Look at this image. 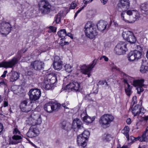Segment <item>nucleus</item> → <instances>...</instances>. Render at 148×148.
<instances>
[{
    "label": "nucleus",
    "mask_w": 148,
    "mask_h": 148,
    "mask_svg": "<svg viewBox=\"0 0 148 148\" xmlns=\"http://www.w3.org/2000/svg\"><path fill=\"white\" fill-rule=\"evenodd\" d=\"M130 4L129 0H120L118 6L123 11H125L121 13V17L123 20L128 23H132L139 19L140 15L138 12L136 10L126 11L129 8Z\"/></svg>",
    "instance_id": "nucleus-1"
},
{
    "label": "nucleus",
    "mask_w": 148,
    "mask_h": 148,
    "mask_svg": "<svg viewBox=\"0 0 148 148\" xmlns=\"http://www.w3.org/2000/svg\"><path fill=\"white\" fill-rule=\"evenodd\" d=\"M42 122L40 115L37 114L36 112H33L26 121L27 123L31 125L28 132L26 134L29 137L32 138L36 136L39 133L38 130L34 126L40 124Z\"/></svg>",
    "instance_id": "nucleus-2"
},
{
    "label": "nucleus",
    "mask_w": 148,
    "mask_h": 148,
    "mask_svg": "<svg viewBox=\"0 0 148 148\" xmlns=\"http://www.w3.org/2000/svg\"><path fill=\"white\" fill-rule=\"evenodd\" d=\"M97 26L92 22L88 21L85 25L84 32L86 36L90 39L95 38L98 34Z\"/></svg>",
    "instance_id": "nucleus-3"
},
{
    "label": "nucleus",
    "mask_w": 148,
    "mask_h": 148,
    "mask_svg": "<svg viewBox=\"0 0 148 148\" xmlns=\"http://www.w3.org/2000/svg\"><path fill=\"white\" fill-rule=\"evenodd\" d=\"M114 119L113 116L109 114H105L102 116L99 120V123L103 128H106L110 126L111 123Z\"/></svg>",
    "instance_id": "nucleus-4"
},
{
    "label": "nucleus",
    "mask_w": 148,
    "mask_h": 148,
    "mask_svg": "<svg viewBox=\"0 0 148 148\" xmlns=\"http://www.w3.org/2000/svg\"><path fill=\"white\" fill-rule=\"evenodd\" d=\"M83 125V124L82 122L78 119H75L73 121V127L74 129L77 128L78 130H84L83 133L81 135H82L84 138L85 137V139L87 140L90 135V133L88 131L84 130V129Z\"/></svg>",
    "instance_id": "nucleus-5"
},
{
    "label": "nucleus",
    "mask_w": 148,
    "mask_h": 148,
    "mask_svg": "<svg viewBox=\"0 0 148 148\" xmlns=\"http://www.w3.org/2000/svg\"><path fill=\"white\" fill-rule=\"evenodd\" d=\"M127 50L126 43L122 41L120 42L114 48L115 53L118 55L125 54Z\"/></svg>",
    "instance_id": "nucleus-6"
},
{
    "label": "nucleus",
    "mask_w": 148,
    "mask_h": 148,
    "mask_svg": "<svg viewBox=\"0 0 148 148\" xmlns=\"http://www.w3.org/2000/svg\"><path fill=\"white\" fill-rule=\"evenodd\" d=\"M0 32L2 34L6 35L11 32L12 27L8 22L5 21L1 22L0 20Z\"/></svg>",
    "instance_id": "nucleus-7"
},
{
    "label": "nucleus",
    "mask_w": 148,
    "mask_h": 148,
    "mask_svg": "<svg viewBox=\"0 0 148 148\" xmlns=\"http://www.w3.org/2000/svg\"><path fill=\"white\" fill-rule=\"evenodd\" d=\"M122 36L125 40H127L131 44L135 43L136 40L133 33L130 31L126 30L123 31Z\"/></svg>",
    "instance_id": "nucleus-8"
},
{
    "label": "nucleus",
    "mask_w": 148,
    "mask_h": 148,
    "mask_svg": "<svg viewBox=\"0 0 148 148\" xmlns=\"http://www.w3.org/2000/svg\"><path fill=\"white\" fill-rule=\"evenodd\" d=\"M40 11L42 14H47L51 10V6L49 3L46 1H40L39 3Z\"/></svg>",
    "instance_id": "nucleus-9"
},
{
    "label": "nucleus",
    "mask_w": 148,
    "mask_h": 148,
    "mask_svg": "<svg viewBox=\"0 0 148 148\" xmlns=\"http://www.w3.org/2000/svg\"><path fill=\"white\" fill-rule=\"evenodd\" d=\"M28 94L31 101H35L39 98L41 92L40 90L38 88L32 89L28 92Z\"/></svg>",
    "instance_id": "nucleus-10"
},
{
    "label": "nucleus",
    "mask_w": 148,
    "mask_h": 148,
    "mask_svg": "<svg viewBox=\"0 0 148 148\" xmlns=\"http://www.w3.org/2000/svg\"><path fill=\"white\" fill-rule=\"evenodd\" d=\"M18 58L14 57L11 60L0 63V67L12 68L18 62Z\"/></svg>",
    "instance_id": "nucleus-11"
},
{
    "label": "nucleus",
    "mask_w": 148,
    "mask_h": 148,
    "mask_svg": "<svg viewBox=\"0 0 148 148\" xmlns=\"http://www.w3.org/2000/svg\"><path fill=\"white\" fill-rule=\"evenodd\" d=\"M60 74L59 73L47 74L46 75L44 81L45 82H50L51 83L53 84L57 81L58 76H59Z\"/></svg>",
    "instance_id": "nucleus-12"
},
{
    "label": "nucleus",
    "mask_w": 148,
    "mask_h": 148,
    "mask_svg": "<svg viewBox=\"0 0 148 148\" xmlns=\"http://www.w3.org/2000/svg\"><path fill=\"white\" fill-rule=\"evenodd\" d=\"M80 83L76 81H72L66 86L65 88V89L68 90L69 91H79L80 87Z\"/></svg>",
    "instance_id": "nucleus-13"
},
{
    "label": "nucleus",
    "mask_w": 148,
    "mask_h": 148,
    "mask_svg": "<svg viewBox=\"0 0 148 148\" xmlns=\"http://www.w3.org/2000/svg\"><path fill=\"white\" fill-rule=\"evenodd\" d=\"M142 55V53L140 51L135 50L129 53L127 56V58L129 61H133L136 59L140 58Z\"/></svg>",
    "instance_id": "nucleus-14"
},
{
    "label": "nucleus",
    "mask_w": 148,
    "mask_h": 148,
    "mask_svg": "<svg viewBox=\"0 0 148 148\" xmlns=\"http://www.w3.org/2000/svg\"><path fill=\"white\" fill-rule=\"evenodd\" d=\"M14 136L12 137V140L11 143L12 144H16L21 143L22 140L21 134L18 130L16 128L14 129Z\"/></svg>",
    "instance_id": "nucleus-15"
},
{
    "label": "nucleus",
    "mask_w": 148,
    "mask_h": 148,
    "mask_svg": "<svg viewBox=\"0 0 148 148\" xmlns=\"http://www.w3.org/2000/svg\"><path fill=\"white\" fill-rule=\"evenodd\" d=\"M144 81V80L143 79L134 80L133 81V85L135 86H138L136 89L138 94H140L144 90L142 87L144 85L143 84Z\"/></svg>",
    "instance_id": "nucleus-16"
},
{
    "label": "nucleus",
    "mask_w": 148,
    "mask_h": 148,
    "mask_svg": "<svg viewBox=\"0 0 148 148\" xmlns=\"http://www.w3.org/2000/svg\"><path fill=\"white\" fill-rule=\"evenodd\" d=\"M54 69L55 70H60L62 68V62L61 59L58 56H55L53 62Z\"/></svg>",
    "instance_id": "nucleus-17"
},
{
    "label": "nucleus",
    "mask_w": 148,
    "mask_h": 148,
    "mask_svg": "<svg viewBox=\"0 0 148 148\" xmlns=\"http://www.w3.org/2000/svg\"><path fill=\"white\" fill-rule=\"evenodd\" d=\"M81 116L83 118V121L86 123L87 124L92 123L95 120V117L94 116L91 118L87 114L86 110H84L83 112L81 113Z\"/></svg>",
    "instance_id": "nucleus-18"
},
{
    "label": "nucleus",
    "mask_w": 148,
    "mask_h": 148,
    "mask_svg": "<svg viewBox=\"0 0 148 148\" xmlns=\"http://www.w3.org/2000/svg\"><path fill=\"white\" fill-rule=\"evenodd\" d=\"M28 100H23L21 103L20 107L22 111L27 112L32 110V106L27 105L28 101Z\"/></svg>",
    "instance_id": "nucleus-19"
},
{
    "label": "nucleus",
    "mask_w": 148,
    "mask_h": 148,
    "mask_svg": "<svg viewBox=\"0 0 148 148\" xmlns=\"http://www.w3.org/2000/svg\"><path fill=\"white\" fill-rule=\"evenodd\" d=\"M31 66L34 69L39 70L43 68L44 63L40 61L35 60L31 63Z\"/></svg>",
    "instance_id": "nucleus-20"
},
{
    "label": "nucleus",
    "mask_w": 148,
    "mask_h": 148,
    "mask_svg": "<svg viewBox=\"0 0 148 148\" xmlns=\"http://www.w3.org/2000/svg\"><path fill=\"white\" fill-rule=\"evenodd\" d=\"M80 69L81 72L85 75H87L88 77H90L91 75V71L92 69L90 66L89 65H84L81 66Z\"/></svg>",
    "instance_id": "nucleus-21"
},
{
    "label": "nucleus",
    "mask_w": 148,
    "mask_h": 148,
    "mask_svg": "<svg viewBox=\"0 0 148 148\" xmlns=\"http://www.w3.org/2000/svg\"><path fill=\"white\" fill-rule=\"evenodd\" d=\"M86 140L82 135H79L77 138V142L78 145L84 147L86 145Z\"/></svg>",
    "instance_id": "nucleus-22"
},
{
    "label": "nucleus",
    "mask_w": 148,
    "mask_h": 148,
    "mask_svg": "<svg viewBox=\"0 0 148 148\" xmlns=\"http://www.w3.org/2000/svg\"><path fill=\"white\" fill-rule=\"evenodd\" d=\"M107 23L103 21H100L98 23L97 27L98 29L101 31L104 30L106 28Z\"/></svg>",
    "instance_id": "nucleus-23"
},
{
    "label": "nucleus",
    "mask_w": 148,
    "mask_h": 148,
    "mask_svg": "<svg viewBox=\"0 0 148 148\" xmlns=\"http://www.w3.org/2000/svg\"><path fill=\"white\" fill-rule=\"evenodd\" d=\"M44 109L45 111L48 112H52L51 101L46 103L44 106Z\"/></svg>",
    "instance_id": "nucleus-24"
},
{
    "label": "nucleus",
    "mask_w": 148,
    "mask_h": 148,
    "mask_svg": "<svg viewBox=\"0 0 148 148\" xmlns=\"http://www.w3.org/2000/svg\"><path fill=\"white\" fill-rule=\"evenodd\" d=\"M19 74L16 72H13L10 77V80L11 82H13L17 80L19 77Z\"/></svg>",
    "instance_id": "nucleus-25"
},
{
    "label": "nucleus",
    "mask_w": 148,
    "mask_h": 148,
    "mask_svg": "<svg viewBox=\"0 0 148 148\" xmlns=\"http://www.w3.org/2000/svg\"><path fill=\"white\" fill-rule=\"evenodd\" d=\"M51 102L52 112L58 110L60 108V104L56 102Z\"/></svg>",
    "instance_id": "nucleus-26"
},
{
    "label": "nucleus",
    "mask_w": 148,
    "mask_h": 148,
    "mask_svg": "<svg viewBox=\"0 0 148 148\" xmlns=\"http://www.w3.org/2000/svg\"><path fill=\"white\" fill-rule=\"evenodd\" d=\"M140 105H137L133 108L132 112L134 114V116H138L139 114V110H140L139 107Z\"/></svg>",
    "instance_id": "nucleus-27"
},
{
    "label": "nucleus",
    "mask_w": 148,
    "mask_h": 148,
    "mask_svg": "<svg viewBox=\"0 0 148 148\" xmlns=\"http://www.w3.org/2000/svg\"><path fill=\"white\" fill-rule=\"evenodd\" d=\"M63 11H60L58 14L56 15L55 17V21L56 22V23H58L60 21V19L63 17Z\"/></svg>",
    "instance_id": "nucleus-28"
},
{
    "label": "nucleus",
    "mask_w": 148,
    "mask_h": 148,
    "mask_svg": "<svg viewBox=\"0 0 148 148\" xmlns=\"http://www.w3.org/2000/svg\"><path fill=\"white\" fill-rule=\"evenodd\" d=\"M58 34L60 37L62 39H64L66 36V33L65 29H63L60 30L58 32Z\"/></svg>",
    "instance_id": "nucleus-29"
},
{
    "label": "nucleus",
    "mask_w": 148,
    "mask_h": 148,
    "mask_svg": "<svg viewBox=\"0 0 148 148\" xmlns=\"http://www.w3.org/2000/svg\"><path fill=\"white\" fill-rule=\"evenodd\" d=\"M146 63L143 62L141 66L140 69L141 72L142 73H145L148 71V64H145Z\"/></svg>",
    "instance_id": "nucleus-30"
},
{
    "label": "nucleus",
    "mask_w": 148,
    "mask_h": 148,
    "mask_svg": "<svg viewBox=\"0 0 148 148\" xmlns=\"http://www.w3.org/2000/svg\"><path fill=\"white\" fill-rule=\"evenodd\" d=\"M130 131V129L129 127L125 126L124 129L121 131V132L126 137H128L129 135V133Z\"/></svg>",
    "instance_id": "nucleus-31"
},
{
    "label": "nucleus",
    "mask_w": 148,
    "mask_h": 148,
    "mask_svg": "<svg viewBox=\"0 0 148 148\" xmlns=\"http://www.w3.org/2000/svg\"><path fill=\"white\" fill-rule=\"evenodd\" d=\"M52 83H51L50 82H45L43 81V87L47 90L50 89L52 88V86L51 85Z\"/></svg>",
    "instance_id": "nucleus-32"
},
{
    "label": "nucleus",
    "mask_w": 148,
    "mask_h": 148,
    "mask_svg": "<svg viewBox=\"0 0 148 148\" xmlns=\"http://www.w3.org/2000/svg\"><path fill=\"white\" fill-rule=\"evenodd\" d=\"M127 138L128 143H132L138 140V137L135 138L133 136H128V137H126Z\"/></svg>",
    "instance_id": "nucleus-33"
},
{
    "label": "nucleus",
    "mask_w": 148,
    "mask_h": 148,
    "mask_svg": "<svg viewBox=\"0 0 148 148\" xmlns=\"http://www.w3.org/2000/svg\"><path fill=\"white\" fill-rule=\"evenodd\" d=\"M148 136V133L144 132L142 136L138 137V140L140 141H145L147 139V137Z\"/></svg>",
    "instance_id": "nucleus-34"
},
{
    "label": "nucleus",
    "mask_w": 148,
    "mask_h": 148,
    "mask_svg": "<svg viewBox=\"0 0 148 148\" xmlns=\"http://www.w3.org/2000/svg\"><path fill=\"white\" fill-rule=\"evenodd\" d=\"M140 8L142 12L144 13V12H143L147 11L148 10V5L145 3L141 5Z\"/></svg>",
    "instance_id": "nucleus-35"
},
{
    "label": "nucleus",
    "mask_w": 148,
    "mask_h": 148,
    "mask_svg": "<svg viewBox=\"0 0 148 148\" xmlns=\"http://www.w3.org/2000/svg\"><path fill=\"white\" fill-rule=\"evenodd\" d=\"M125 90L126 95L128 96H130L132 93V92L131 90L130 86L129 84H128V86L127 87H125Z\"/></svg>",
    "instance_id": "nucleus-36"
},
{
    "label": "nucleus",
    "mask_w": 148,
    "mask_h": 148,
    "mask_svg": "<svg viewBox=\"0 0 148 148\" xmlns=\"http://www.w3.org/2000/svg\"><path fill=\"white\" fill-rule=\"evenodd\" d=\"M65 69L68 73H70L72 71V66L69 64H66L65 66Z\"/></svg>",
    "instance_id": "nucleus-37"
},
{
    "label": "nucleus",
    "mask_w": 148,
    "mask_h": 148,
    "mask_svg": "<svg viewBox=\"0 0 148 148\" xmlns=\"http://www.w3.org/2000/svg\"><path fill=\"white\" fill-rule=\"evenodd\" d=\"M104 84L105 85V87H107L108 86L107 83L106 81L105 80L100 81L97 84V86H99L100 85H103Z\"/></svg>",
    "instance_id": "nucleus-38"
},
{
    "label": "nucleus",
    "mask_w": 148,
    "mask_h": 148,
    "mask_svg": "<svg viewBox=\"0 0 148 148\" xmlns=\"http://www.w3.org/2000/svg\"><path fill=\"white\" fill-rule=\"evenodd\" d=\"M122 74L123 76V81L127 85V86H128V84H129L127 82V79L125 78V77H127V75L126 74L124 73H122Z\"/></svg>",
    "instance_id": "nucleus-39"
},
{
    "label": "nucleus",
    "mask_w": 148,
    "mask_h": 148,
    "mask_svg": "<svg viewBox=\"0 0 148 148\" xmlns=\"http://www.w3.org/2000/svg\"><path fill=\"white\" fill-rule=\"evenodd\" d=\"M56 28L55 27L51 26L50 27V29L49 30V32H55L56 31Z\"/></svg>",
    "instance_id": "nucleus-40"
},
{
    "label": "nucleus",
    "mask_w": 148,
    "mask_h": 148,
    "mask_svg": "<svg viewBox=\"0 0 148 148\" xmlns=\"http://www.w3.org/2000/svg\"><path fill=\"white\" fill-rule=\"evenodd\" d=\"M76 6V3L75 2H72L71 4V5L70 6V8L71 9H74L75 8Z\"/></svg>",
    "instance_id": "nucleus-41"
},
{
    "label": "nucleus",
    "mask_w": 148,
    "mask_h": 148,
    "mask_svg": "<svg viewBox=\"0 0 148 148\" xmlns=\"http://www.w3.org/2000/svg\"><path fill=\"white\" fill-rule=\"evenodd\" d=\"M97 60H94L92 62V63L91 64H89V65L90 66L92 69L93 68L97 63Z\"/></svg>",
    "instance_id": "nucleus-42"
},
{
    "label": "nucleus",
    "mask_w": 148,
    "mask_h": 148,
    "mask_svg": "<svg viewBox=\"0 0 148 148\" xmlns=\"http://www.w3.org/2000/svg\"><path fill=\"white\" fill-rule=\"evenodd\" d=\"M140 110H139V114H143L145 112V110L143 108L141 107V106L140 105V106L139 107Z\"/></svg>",
    "instance_id": "nucleus-43"
},
{
    "label": "nucleus",
    "mask_w": 148,
    "mask_h": 148,
    "mask_svg": "<svg viewBox=\"0 0 148 148\" xmlns=\"http://www.w3.org/2000/svg\"><path fill=\"white\" fill-rule=\"evenodd\" d=\"M69 105V103L67 102H65L64 103L62 104V106L64 107L65 108L69 109L68 106Z\"/></svg>",
    "instance_id": "nucleus-44"
},
{
    "label": "nucleus",
    "mask_w": 148,
    "mask_h": 148,
    "mask_svg": "<svg viewBox=\"0 0 148 148\" xmlns=\"http://www.w3.org/2000/svg\"><path fill=\"white\" fill-rule=\"evenodd\" d=\"M103 59L105 61L107 62L108 60V58L105 56H103L101 57L100 58V60H101Z\"/></svg>",
    "instance_id": "nucleus-45"
},
{
    "label": "nucleus",
    "mask_w": 148,
    "mask_h": 148,
    "mask_svg": "<svg viewBox=\"0 0 148 148\" xmlns=\"http://www.w3.org/2000/svg\"><path fill=\"white\" fill-rule=\"evenodd\" d=\"M112 68L113 71L117 70L119 71H120V69L119 68H118L116 66L114 65L112 66Z\"/></svg>",
    "instance_id": "nucleus-46"
},
{
    "label": "nucleus",
    "mask_w": 148,
    "mask_h": 148,
    "mask_svg": "<svg viewBox=\"0 0 148 148\" xmlns=\"http://www.w3.org/2000/svg\"><path fill=\"white\" fill-rule=\"evenodd\" d=\"M136 99L137 97L136 96H134L133 97L132 100L133 103L135 104L136 103Z\"/></svg>",
    "instance_id": "nucleus-47"
},
{
    "label": "nucleus",
    "mask_w": 148,
    "mask_h": 148,
    "mask_svg": "<svg viewBox=\"0 0 148 148\" xmlns=\"http://www.w3.org/2000/svg\"><path fill=\"white\" fill-rule=\"evenodd\" d=\"M93 0H84V4H87L92 2Z\"/></svg>",
    "instance_id": "nucleus-48"
},
{
    "label": "nucleus",
    "mask_w": 148,
    "mask_h": 148,
    "mask_svg": "<svg viewBox=\"0 0 148 148\" xmlns=\"http://www.w3.org/2000/svg\"><path fill=\"white\" fill-rule=\"evenodd\" d=\"M126 122L128 124H130L131 123V119L130 118H128L126 120Z\"/></svg>",
    "instance_id": "nucleus-49"
},
{
    "label": "nucleus",
    "mask_w": 148,
    "mask_h": 148,
    "mask_svg": "<svg viewBox=\"0 0 148 148\" xmlns=\"http://www.w3.org/2000/svg\"><path fill=\"white\" fill-rule=\"evenodd\" d=\"M3 125L0 123V133L3 131Z\"/></svg>",
    "instance_id": "nucleus-50"
},
{
    "label": "nucleus",
    "mask_w": 148,
    "mask_h": 148,
    "mask_svg": "<svg viewBox=\"0 0 148 148\" xmlns=\"http://www.w3.org/2000/svg\"><path fill=\"white\" fill-rule=\"evenodd\" d=\"M66 36L70 37L71 38H73V37L72 35L70 33H68L67 34H66Z\"/></svg>",
    "instance_id": "nucleus-51"
},
{
    "label": "nucleus",
    "mask_w": 148,
    "mask_h": 148,
    "mask_svg": "<svg viewBox=\"0 0 148 148\" xmlns=\"http://www.w3.org/2000/svg\"><path fill=\"white\" fill-rule=\"evenodd\" d=\"M101 3L103 4H105L107 3L108 0H100Z\"/></svg>",
    "instance_id": "nucleus-52"
},
{
    "label": "nucleus",
    "mask_w": 148,
    "mask_h": 148,
    "mask_svg": "<svg viewBox=\"0 0 148 148\" xmlns=\"http://www.w3.org/2000/svg\"><path fill=\"white\" fill-rule=\"evenodd\" d=\"M113 22L114 23V25L115 27H119V25L118 23H117L116 21L115 22L114 21Z\"/></svg>",
    "instance_id": "nucleus-53"
},
{
    "label": "nucleus",
    "mask_w": 148,
    "mask_h": 148,
    "mask_svg": "<svg viewBox=\"0 0 148 148\" xmlns=\"http://www.w3.org/2000/svg\"><path fill=\"white\" fill-rule=\"evenodd\" d=\"M33 74L32 72L31 71H29L27 72V74L28 75H31Z\"/></svg>",
    "instance_id": "nucleus-54"
},
{
    "label": "nucleus",
    "mask_w": 148,
    "mask_h": 148,
    "mask_svg": "<svg viewBox=\"0 0 148 148\" xmlns=\"http://www.w3.org/2000/svg\"><path fill=\"white\" fill-rule=\"evenodd\" d=\"M8 103L7 101H5L3 104V106L4 107H6L8 106Z\"/></svg>",
    "instance_id": "nucleus-55"
},
{
    "label": "nucleus",
    "mask_w": 148,
    "mask_h": 148,
    "mask_svg": "<svg viewBox=\"0 0 148 148\" xmlns=\"http://www.w3.org/2000/svg\"><path fill=\"white\" fill-rule=\"evenodd\" d=\"M143 118L146 121L148 120V116H145Z\"/></svg>",
    "instance_id": "nucleus-56"
},
{
    "label": "nucleus",
    "mask_w": 148,
    "mask_h": 148,
    "mask_svg": "<svg viewBox=\"0 0 148 148\" xmlns=\"http://www.w3.org/2000/svg\"><path fill=\"white\" fill-rule=\"evenodd\" d=\"M83 8H81V9L78 10L76 12V13H77V14H78L80 12V11L82 10V9Z\"/></svg>",
    "instance_id": "nucleus-57"
},
{
    "label": "nucleus",
    "mask_w": 148,
    "mask_h": 148,
    "mask_svg": "<svg viewBox=\"0 0 148 148\" xmlns=\"http://www.w3.org/2000/svg\"><path fill=\"white\" fill-rule=\"evenodd\" d=\"M148 131V127L146 128V130L144 132L147 134V133H147Z\"/></svg>",
    "instance_id": "nucleus-58"
},
{
    "label": "nucleus",
    "mask_w": 148,
    "mask_h": 148,
    "mask_svg": "<svg viewBox=\"0 0 148 148\" xmlns=\"http://www.w3.org/2000/svg\"><path fill=\"white\" fill-rule=\"evenodd\" d=\"M122 148H130L129 147H128V146H127V145H123V146L122 147Z\"/></svg>",
    "instance_id": "nucleus-59"
},
{
    "label": "nucleus",
    "mask_w": 148,
    "mask_h": 148,
    "mask_svg": "<svg viewBox=\"0 0 148 148\" xmlns=\"http://www.w3.org/2000/svg\"><path fill=\"white\" fill-rule=\"evenodd\" d=\"M0 84H4L5 82L3 81H2L0 82Z\"/></svg>",
    "instance_id": "nucleus-60"
},
{
    "label": "nucleus",
    "mask_w": 148,
    "mask_h": 148,
    "mask_svg": "<svg viewBox=\"0 0 148 148\" xmlns=\"http://www.w3.org/2000/svg\"><path fill=\"white\" fill-rule=\"evenodd\" d=\"M110 138V136L109 135H107V136L106 139V140H107V138Z\"/></svg>",
    "instance_id": "nucleus-61"
},
{
    "label": "nucleus",
    "mask_w": 148,
    "mask_h": 148,
    "mask_svg": "<svg viewBox=\"0 0 148 148\" xmlns=\"http://www.w3.org/2000/svg\"><path fill=\"white\" fill-rule=\"evenodd\" d=\"M7 71H5L4 72H3V73L4 74H5V75H6V74H7Z\"/></svg>",
    "instance_id": "nucleus-62"
},
{
    "label": "nucleus",
    "mask_w": 148,
    "mask_h": 148,
    "mask_svg": "<svg viewBox=\"0 0 148 148\" xmlns=\"http://www.w3.org/2000/svg\"><path fill=\"white\" fill-rule=\"evenodd\" d=\"M6 76V75L3 74L2 75L1 77H5Z\"/></svg>",
    "instance_id": "nucleus-63"
},
{
    "label": "nucleus",
    "mask_w": 148,
    "mask_h": 148,
    "mask_svg": "<svg viewBox=\"0 0 148 148\" xmlns=\"http://www.w3.org/2000/svg\"><path fill=\"white\" fill-rule=\"evenodd\" d=\"M69 44V43H68V42H64V45H66V44Z\"/></svg>",
    "instance_id": "nucleus-64"
}]
</instances>
